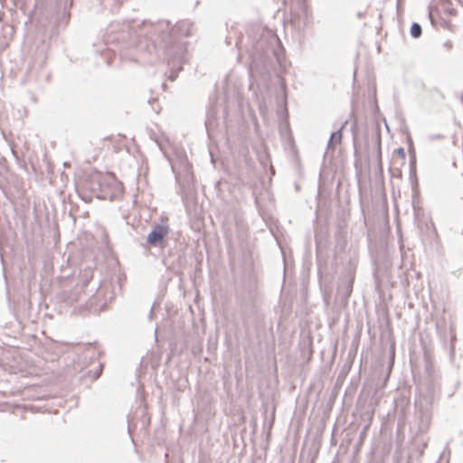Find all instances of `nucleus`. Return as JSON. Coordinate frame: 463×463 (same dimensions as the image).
<instances>
[{"mask_svg": "<svg viewBox=\"0 0 463 463\" xmlns=\"http://www.w3.org/2000/svg\"><path fill=\"white\" fill-rule=\"evenodd\" d=\"M378 154H379V158L381 159V149L380 148H379Z\"/></svg>", "mask_w": 463, "mask_h": 463, "instance_id": "obj_7", "label": "nucleus"}, {"mask_svg": "<svg viewBox=\"0 0 463 463\" xmlns=\"http://www.w3.org/2000/svg\"><path fill=\"white\" fill-rule=\"evenodd\" d=\"M2 19H3V17H2V15H0V21H2Z\"/></svg>", "mask_w": 463, "mask_h": 463, "instance_id": "obj_8", "label": "nucleus"}, {"mask_svg": "<svg viewBox=\"0 0 463 463\" xmlns=\"http://www.w3.org/2000/svg\"><path fill=\"white\" fill-rule=\"evenodd\" d=\"M101 175L100 172L92 170L79 176L77 189L84 200H90L99 192Z\"/></svg>", "mask_w": 463, "mask_h": 463, "instance_id": "obj_2", "label": "nucleus"}, {"mask_svg": "<svg viewBox=\"0 0 463 463\" xmlns=\"http://www.w3.org/2000/svg\"><path fill=\"white\" fill-rule=\"evenodd\" d=\"M342 137H343V136H342V129H340V130H338L336 132H334L331 135L329 145L330 146H335V145L340 144L341 140H342Z\"/></svg>", "mask_w": 463, "mask_h": 463, "instance_id": "obj_4", "label": "nucleus"}, {"mask_svg": "<svg viewBox=\"0 0 463 463\" xmlns=\"http://www.w3.org/2000/svg\"><path fill=\"white\" fill-rule=\"evenodd\" d=\"M395 156L401 161L402 165H404L406 159V153L403 147H399L395 150Z\"/></svg>", "mask_w": 463, "mask_h": 463, "instance_id": "obj_5", "label": "nucleus"}, {"mask_svg": "<svg viewBox=\"0 0 463 463\" xmlns=\"http://www.w3.org/2000/svg\"><path fill=\"white\" fill-rule=\"evenodd\" d=\"M168 229L165 226L157 225L147 236V242L150 245H156L167 235Z\"/></svg>", "mask_w": 463, "mask_h": 463, "instance_id": "obj_3", "label": "nucleus"}, {"mask_svg": "<svg viewBox=\"0 0 463 463\" xmlns=\"http://www.w3.org/2000/svg\"><path fill=\"white\" fill-rule=\"evenodd\" d=\"M455 14L452 4L449 0H433L430 7V19L436 27L449 28L450 17Z\"/></svg>", "mask_w": 463, "mask_h": 463, "instance_id": "obj_1", "label": "nucleus"}, {"mask_svg": "<svg viewBox=\"0 0 463 463\" xmlns=\"http://www.w3.org/2000/svg\"><path fill=\"white\" fill-rule=\"evenodd\" d=\"M411 33L414 38L419 37L421 34V28L418 24H413L411 27Z\"/></svg>", "mask_w": 463, "mask_h": 463, "instance_id": "obj_6", "label": "nucleus"}]
</instances>
